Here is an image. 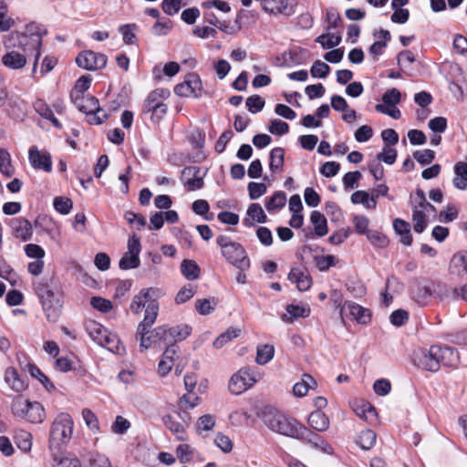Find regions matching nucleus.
<instances>
[{"mask_svg":"<svg viewBox=\"0 0 467 467\" xmlns=\"http://www.w3.org/2000/svg\"><path fill=\"white\" fill-rule=\"evenodd\" d=\"M165 295L159 287H148L141 289L135 295L130 308L132 313L139 314L145 308L143 320L139 324L136 337L140 340V351H146L150 348H158L161 343H168V327L160 326L151 328L159 313L158 299Z\"/></svg>","mask_w":467,"mask_h":467,"instance_id":"f257e3e1","label":"nucleus"},{"mask_svg":"<svg viewBox=\"0 0 467 467\" xmlns=\"http://www.w3.org/2000/svg\"><path fill=\"white\" fill-rule=\"evenodd\" d=\"M44 31L38 25L30 24L23 32L15 31L5 36V53L1 57L2 64L11 70H21L33 62L32 71L36 70L41 56Z\"/></svg>","mask_w":467,"mask_h":467,"instance_id":"f03ea898","label":"nucleus"},{"mask_svg":"<svg viewBox=\"0 0 467 467\" xmlns=\"http://www.w3.org/2000/svg\"><path fill=\"white\" fill-rule=\"evenodd\" d=\"M73 417L66 411L59 412L54 418L48 435V448L51 452L59 451L71 441L74 432Z\"/></svg>","mask_w":467,"mask_h":467,"instance_id":"7ed1b4c3","label":"nucleus"},{"mask_svg":"<svg viewBox=\"0 0 467 467\" xmlns=\"http://www.w3.org/2000/svg\"><path fill=\"white\" fill-rule=\"evenodd\" d=\"M265 422L271 431L291 438H299L306 431L296 420L277 411L268 412L265 416Z\"/></svg>","mask_w":467,"mask_h":467,"instance_id":"20e7f679","label":"nucleus"},{"mask_svg":"<svg viewBox=\"0 0 467 467\" xmlns=\"http://www.w3.org/2000/svg\"><path fill=\"white\" fill-rule=\"evenodd\" d=\"M216 243L221 249L222 255L225 260L240 270H246L250 266V260L247 257L244 247L232 241L229 237L220 235L216 238Z\"/></svg>","mask_w":467,"mask_h":467,"instance_id":"39448f33","label":"nucleus"},{"mask_svg":"<svg viewBox=\"0 0 467 467\" xmlns=\"http://www.w3.org/2000/svg\"><path fill=\"white\" fill-rule=\"evenodd\" d=\"M86 329L89 337L109 351L120 354L123 350L118 336L96 321H88Z\"/></svg>","mask_w":467,"mask_h":467,"instance_id":"423d86ee","label":"nucleus"},{"mask_svg":"<svg viewBox=\"0 0 467 467\" xmlns=\"http://www.w3.org/2000/svg\"><path fill=\"white\" fill-rule=\"evenodd\" d=\"M263 375L249 367H243L231 376L228 389L234 395H240L261 380Z\"/></svg>","mask_w":467,"mask_h":467,"instance_id":"0eeeda50","label":"nucleus"},{"mask_svg":"<svg viewBox=\"0 0 467 467\" xmlns=\"http://www.w3.org/2000/svg\"><path fill=\"white\" fill-rule=\"evenodd\" d=\"M12 412L32 423H41L45 419V410L37 401H30L22 397H16L11 405Z\"/></svg>","mask_w":467,"mask_h":467,"instance_id":"6e6552de","label":"nucleus"},{"mask_svg":"<svg viewBox=\"0 0 467 467\" xmlns=\"http://www.w3.org/2000/svg\"><path fill=\"white\" fill-rule=\"evenodd\" d=\"M73 101L78 109L88 115H91L88 122L91 124H101L106 119V114L99 109V100L93 96L73 95Z\"/></svg>","mask_w":467,"mask_h":467,"instance_id":"1a4fd4ad","label":"nucleus"},{"mask_svg":"<svg viewBox=\"0 0 467 467\" xmlns=\"http://www.w3.org/2000/svg\"><path fill=\"white\" fill-rule=\"evenodd\" d=\"M440 346L420 348L413 353V363L421 369L437 372L440 369Z\"/></svg>","mask_w":467,"mask_h":467,"instance_id":"9d476101","label":"nucleus"},{"mask_svg":"<svg viewBox=\"0 0 467 467\" xmlns=\"http://www.w3.org/2000/svg\"><path fill=\"white\" fill-rule=\"evenodd\" d=\"M415 202L412 214L413 228L415 232L421 233L426 228L427 213L430 210L434 211V207L426 201L421 190L416 192Z\"/></svg>","mask_w":467,"mask_h":467,"instance_id":"9b49d317","label":"nucleus"},{"mask_svg":"<svg viewBox=\"0 0 467 467\" xmlns=\"http://www.w3.org/2000/svg\"><path fill=\"white\" fill-rule=\"evenodd\" d=\"M140 252L141 244L139 237L136 235L130 237L127 244V251L119 262V268L122 270L138 268L140 265Z\"/></svg>","mask_w":467,"mask_h":467,"instance_id":"f8f14e48","label":"nucleus"},{"mask_svg":"<svg viewBox=\"0 0 467 467\" xmlns=\"http://www.w3.org/2000/svg\"><path fill=\"white\" fill-rule=\"evenodd\" d=\"M400 92L397 88H390L383 94L382 103L377 104L375 109L379 113L398 119L401 116L400 110L397 108V104L400 102Z\"/></svg>","mask_w":467,"mask_h":467,"instance_id":"ddd939ff","label":"nucleus"},{"mask_svg":"<svg viewBox=\"0 0 467 467\" xmlns=\"http://www.w3.org/2000/svg\"><path fill=\"white\" fill-rule=\"evenodd\" d=\"M107 57L91 50H84L76 57L77 65L86 70H99L107 65Z\"/></svg>","mask_w":467,"mask_h":467,"instance_id":"4468645a","label":"nucleus"},{"mask_svg":"<svg viewBox=\"0 0 467 467\" xmlns=\"http://www.w3.org/2000/svg\"><path fill=\"white\" fill-rule=\"evenodd\" d=\"M202 84L199 76L190 74L174 88V92L181 97L199 98L202 96Z\"/></svg>","mask_w":467,"mask_h":467,"instance_id":"2eb2a0df","label":"nucleus"},{"mask_svg":"<svg viewBox=\"0 0 467 467\" xmlns=\"http://www.w3.org/2000/svg\"><path fill=\"white\" fill-rule=\"evenodd\" d=\"M179 358V348L171 344L163 352L158 365V374L161 377L168 375L171 368L175 366L176 360Z\"/></svg>","mask_w":467,"mask_h":467,"instance_id":"dca6fc26","label":"nucleus"},{"mask_svg":"<svg viewBox=\"0 0 467 467\" xmlns=\"http://www.w3.org/2000/svg\"><path fill=\"white\" fill-rule=\"evenodd\" d=\"M28 159L36 169H41L47 172L52 170L50 154L47 151L39 150L36 147H31L28 151Z\"/></svg>","mask_w":467,"mask_h":467,"instance_id":"f3484780","label":"nucleus"},{"mask_svg":"<svg viewBox=\"0 0 467 467\" xmlns=\"http://www.w3.org/2000/svg\"><path fill=\"white\" fill-rule=\"evenodd\" d=\"M157 92L151 93L147 99L144 109L151 113V119L154 122H159L167 112V106L161 102L156 101Z\"/></svg>","mask_w":467,"mask_h":467,"instance_id":"a211bd4d","label":"nucleus"},{"mask_svg":"<svg viewBox=\"0 0 467 467\" xmlns=\"http://www.w3.org/2000/svg\"><path fill=\"white\" fill-rule=\"evenodd\" d=\"M288 279L295 283L300 291L308 290L312 285L307 270L301 267H293L288 274Z\"/></svg>","mask_w":467,"mask_h":467,"instance_id":"6ab92c4d","label":"nucleus"},{"mask_svg":"<svg viewBox=\"0 0 467 467\" xmlns=\"http://www.w3.org/2000/svg\"><path fill=\"white\" fill-rule=\"evenodd\" d=\"M12 233L16 238L26 242L30 240L33 235V227L28 220L17 218L13 221Z\"/></svg>","mask_w":467,"mask_h":467,"instance_id":"aec40b11","label":"nucleus"},{"mask_svg":"<svg viewBox=\"0 0 467 467\" xmlns=\"http://www.w3.org/2000/svg\"><path fill=\"white\" fill-rule=\"evenodd\" d=\"M5 382L15 392H22L26 389V381L19 375L18 371L8 367L5 371Z\"/></svg>","mask_w":467,"mask_h":467,"instance_id":"412c9836","label":"nucleus"},{"mask_svg":"<svg viewBox=\"0 0 467 467\" xmlns=\"http://www.w3.org/2000/svg\"><path fill=\"white\" fill-rule=\"evenodd\" d=\"M163 423L178 440L186 441L188 439L187 427L178 420V417H174L171 414L166 415L163 417Z\"/></svg>","mask_w":467,"mask_h":467,"instance_id":"4be33fe9","label":"nucleus"},{"mask_svg":"<svg viewBox=\"0 0 467 467\" xmlns=\"http://www.w3.org/2000/svg\"><path fill=\"white\" fill-rule=\"evenodd\" d=\"M266 221V214L259 203H252L248 206L244 223L254 226L256 223H263Z\"/></svg>","mask_w":467,"mask_h":467,"instance_id":"5701e85b","label":"nucleus"},{"mask_svg":"<svg viewBox=\"0 0 467 467\" xmlns=\"http://www.w3.org/2000/svg\"><path fill=\"white\" fill-rule=\"evenodd\" d=\"M308 425L317 431L324 432L328 430L330 421L322 410L311 412L307 419Z\"/></svg>","mask_w":467,"mask_h":467,"instance_id":"b1692460","label":"nucleus"},{"mask_svg":"<svg viewBox=\"0 0 467 467\" xmlns=\"http://www.w3.org/2000/svg\"><path fill=\"white\" fill-rule=\"evenodd\" d=\"M310 314V309L304 306L288 305L285 307V312L282 315L281 318L285 323H293L299 317H306Z\"/></svg>","mask_w":467,"mask_h":467,"instance_id":"393cba45","label":"nucleus"},{"mask_svg":"<svg viewBox=\"0 0 467 467\" xmlns=\"http://www.w3.org/2000/svg\"><path fill=\"white\" fill-rule=\"evenodd\" d=\"M317 382L309 374H304L300 381L296 382L293 387V393L296 397H305L310 389H315Z\"/></svg>","mask_w":467,"mask_h":467,"instance_id":"a878e982","label":"nucleus"},{"mask_svg":"<svg viewBox=\"0 0 467 467\" xmlns=\"http://www.w3.org/2000/svg\"><path fill=\"white\" fill-rule=\"evenodd\" d=\"M347 306L349 310L351 317L359 324H368L370 321V312L368 309L361 306L360 305L348 302Z\"/></svg>","mask_w":467,"mask_h":467,"instance_id":"bb28decb","label":"nucleus"},{"mask_svg":"<svg viewBox=\"0 0 467 467\" xmlns=\"http://www.w3.org/2000/svg\"><path fill=\"white\" fill-rule=\"evenodd\" d=\"M439 361L440 365L443 364L446 367H456L459 364L460 357L454 348L440 347Z\"/></svg>","mask_w":467,"mask_h":467,"instance_id":"cd10ccee","label":"nucleus"},{"mask_svg":"<svg viewBox=\"0 0 467 467\" xmlns=\"http://www.w3.org/2000/svg\"><path fill=\"white\" fill-rule=\"evenodd\" d=\"M454 173L453 185L459 190L467 189V163L457 162L454 166Z\"/></svg>","mask_w":467,"mask_h":467,"instance_id":"c85d7f7f","label":"nucleus"},{"mask_svg":"<svg viewBox=\"0 0 467 467\" xmlns=\"http://www.w3.org/2000/svg\"><path fill=\"white\" fill-rule=\"evenodd\" d=\"M351 202L354 204H362L366 209L373 210L377 206L374 195H369L365 191H357L351 195Z\"/></svg>","mask_w":467,"mask_h":467,"instance_id":"c756f323","label":"nucleus"},{"mask_svg":"<svg viewBox=\"0 0 467 467\" xmlns=\"http://www.w3.org/2000/svg\"><path fill=\"white\" fill-rule=\"evenodd\" d=\"M393 227L396 233L400 236V242L404 245H410L412 243V236L410 234V225L409 223L396 219L393 223Z\"/></svg>","mask_w":467,"mask_h":467,"instance_id":"7c9ffc66","label":"nucleus"},{"mask_svg":"<svg viewBox=\"0 0 467 467\" xmlns=\"http://www.w3.org/2000/svg\"><path fill=\"white\" fill-rule=\"evenodd\" d=\"M57 452H52L53 467H82L77 457L70 454L58 456Z\"/></svg>","mask_w":467,"mask_h":467,"instance_id":"2f4dec72","label":"nucleus"},{"mask_svg":"<svg viewBox=\"0 0 467 467\" xmlns=\"http://www.w3.org/2000/svg\"><path fill=\"white\" fill-rule=\"evenodd\" d=\"M310 221L314 225V230L317 235L324 236L327 234V222L326 217L318 211H313L310 216Z\"/></svg>","mask_w":467,"mask_h":467,"instance_id":"473e14b6","label":"nucleus"},{"mask_svg":"<svg viewBox=\"0 0 467 467\" xmlns=\"http://www.w3.org/2000/svg\"><path fill=\"white\" fill-rule=\"evenodd\" d=\"M216 424V417L213 414H204L198 418L195 423L196 432L202 434L213 430Z\"/></svg>","mask_w":467,"mask_h":467,"instance_id":"72a5a7b5","label":"nucleus"},{"mask_svg":"<svg viewBox=\"0 0 467 467\" xmlns=\"http://www.w3.org/2000/svg\"><path fill=\"white\" fill-rule=\"evenodd\" d=\"M81 417L88 429L93 433L98 434L100 431L99 422L97 415L88 408L81 410Z\"/></svg>","mask_w":467,"mask_h":467,"instance_id":"f704fd0d","label":"nucleus"},{"mask_svg":"<svg viewBox=\"0 0 467 467\" xmlns=\"http://www.w3.org/2000/svg\"><path fill=\"white\" fill-rule=\"evenodd\" d=\"M275 355V348L272 345L265 344L257 347L255 362L258 365H265L271 361Z\"/></svg>","mask_w":467,"mask_h":467,"instance_id":"c9c22d12","label":"nucleus"},{"mask_svg":"<svg viewBox=\"0 0 467 467\" xmlns=\"http://www.w3.org/2000/svg\"><path fill=\"white\" fill-rule=\"evenodd\" d=\"M182 275L188 280H196L200 276L201 270L193 260H183L181 264Z\"/></svg>","mask_w":467,"mask_h":467,"instance_id":"e433bc0d","label":"nucleus"},{"mask_svg":"<svg viewBox=\"0 0 467 467\" xmlns=\"http://www.w3.org/2000/svg\"><path fill=\"white\" fill-rule=\"evenodd\" d=\"M250 414L244 409H236L230 412L228 420L231 425L234 427H243L247 424Z\"/></svg>","mask_w":467,"mask_h":467,"instance_id":"4c0bfd02","label":"nucleus"},{"mask_svg":"<svg viewBox=\"0 0 467 467\" xmlns=\"http://www.w3.org/2000/svg\"><path fill=\"white\" fill-rule=\"evenodd\" d=\"M401 287V284L395 277H389L386 283V290L382 293V300L386 306H389L393 299V293Z\"/></svg>","mask_w":467,"mask_h":467,"instance_id":"58836bf2","label":"nucleus"},{"mask_svg":"<svg viewBox=\"0 0 467 467\" xmlns=\"http://www.w3.org/2000/svg\"><path fill=\"white\" fill-rule=\"evenodd\" d=\"M0 172L6 177H11L15 172L10 153L2 148H0Z\"/></svg>","mask_w":467,"mask_h":467,"instance_id":"ea45409f","label":"nucleus"},{"mask_svg":"<svg viewBox=\"0 0 467 467\" xmlns=\"http://www.w3.org/2000/svg\"><path fill=\"white\" fill-rule=\"evenodd\" d=\"M354 411L360 419H363L364 420H369L376 417V410L368 402L361 401L359 403H357L354 407Z\"/></svg>","mask_w":467,"mask_h":467,"instance_id":"a19ab883","label":"nucleus"},{"mask_svg":"<svg viewBox=\"0 0 467 467\" xmlns=\"http://www.w3.org/2000/svg\"><path fill=\"white\" fill-rule=\"evenodd\" d=\"M28 372L33 378L37 379L47 390L53 391L55 389L54 384L36 366L29 364Z\"/></svg>","mask_w":467,"mask_h":467,"instance_id":"79ce46f5","label":"nucleus"},{"mask_svg":"<svg viewBox=\"0 0 467 467\" xmlns=\"http://www.w3.org/2000/svg\"><path fill=\"white\" fill-rule=\"evenodd\" d=\"M286 196L282 192H276L274 193L265 202V207L268 212H275L285 205Z\"/></svg>","mask_w":467,"mask_h":467,"instance_id":"37998d69","label":"nucleus"},{"mask_svg":"<svg viewBox=\"0 0 467 467\" xmlns=\"http://www.w3.org/2000/svg\"><path fill=\"white\" fill-rule=\"evenodd\" d=\"M284 150L275 148L270 152V170L273 172L280 171L284 165Z\"/></svg>","mask_w":467,"mask_h":467,"instance_id":"c03bdc74","label":"nucleus"},{"mask_svg":"<svg viewBox=\"0 0 467 467\" xmlns=\"http://www.w3.org/2000/svg\"><path fill=\"white\" fill-rule=\"evenodd\" d=\"M376 433L371 430H365L360 432L357 440V443L363 450L371 449L376 442Z\"/></svg>","mask_w":467,"mask_h":467,"instance_id":"a18cd8bd","label":"nucleus"},{"mask_svg":"<svg viewBox=\"0 0 467 467\" xmlns=\"http://www.w3.org/2000/svg\"><path fill=\"white\" fill-rule=\"evenodd\" d=\"M240 329L230 327L221 334L213 342V346L217 348H223L224 345L236 338L240 335Z\"/></svg>","mask_w":467,"mask_h":467,"instance_id":"49530a36","label":"nucleus"},{"mask_svg":"<svg viewBox=\"0 0 467 467\" xmlns=\"http://www.w3.org/2000/svg\"><path fill=\"white\" fill-rule=\"evenodd\" d=\"M340 36L335 34H323L317 38V42L319 43L323 48H333L340 44Z\"/></svg>","mask_w":467,"mask_h":467,"instance_id":"de8ad7c7","label":"nucleus"},{"mask_svg":"<svg viewBox=\"0 0 467 467\" xmlns=\"http://www.w3.org/2000/svg\"><path fill=\"white\" fill-rule=\"evenodd\" d=\"M190 334L191 328L188 326L168 328V343L171 340H182Z\"/></svg>","mask_w":467,"mask_h":467,"instance_id":"09e8293b","label":"nucleus"},{"mask_svg":"<svg viewBox=\"0 0 467 467\" xmlns=\"http://www.w3.org/2000/svg\"><path fill=\"white\" fill-rule=\"evenodd\" d=\"M367 238L374 246L379 248H384L389 244L387 236L378 231H368L367 233Z\"/></svg>","mask_w":467,"mask_h":467,"instance_id":"8fccbe9b","label":"nucleus"},{"mask_svg":"<svg viewBox=\"0 0 467 467\" xmlns=\"http://www.w3.org/2000/svg\"><path fill=\"white\" fill-rule=\"evenodd\" d=\"M245 104L248 110L251 113L254 114L261 111L264 109L265 101L259 95H253L247 98Z\"/></svg>","mask_w":467,"mask_h":467,"instance_id":"3c124183","label":"nucleus"},{"mask_svg":"<svg viewBox=\"0 0 467 467\" xmlns=\"http://www.w3.org/2000/svg\"><path fill=\"white\" fill-rule=\"evenodd\" d=\"M329 71V66L321 60L315 61L310 68V73L313 78H324L328 75Z\"/></svg>","mask_w":467,"mask_h":467,"instance_id":"603ef678","label":"nucleus"},{"mask_svg":"<svg viewBox=\"0 0 467 467\" xmlns=\"http://www.w3.org/2000/svg\"><path fill=\"white\" fill-rule=\"evenodd\" d=\"M213 442L224 453L231 452L234 447L232 440L223 433H217Z\"/></svg>","mask_w":467,"mask_h":467,"instance_id":"864d4df0","label":"nucleus"},{"mask_svg":"<svg viewBox=\"0 0 467 467\" xmlns=\"http://www.w3.org/2000/svg\"><path fill=\"white\" fill-rule=\"evenodd\" d=\"M195 295V288L192 285H187L182 286L175 297V302L177 304H183L189 301Z\"/></svg>","mask_w":467,"mask_h":467,"instance_id":"5fc2aeb1","label":"nucleus"},{"mask_svg":"<svg viewBox=\"0 0 467 467\" xmlns=\"http://www.w3.org/2000/svg\"><path fill=\"white\" fill-rule=\"evenodd\" d=\"M176 455L181 462H189L193 458V450L189 444H180L176 448Z\"/></svg>","mask_w":467,"mask_h":467,"instance_id":"6e6d98bb","label":"nucleus"},{"mask_svg":"<svg viewBox=\"0 0 467 467\" xmlns=\"http://www.w3.org/2000/svg\"><path fill=\"white\" fill-rule=\"evenodd\" d=\"M195 309L200 315L206 316L214 310V306L212 300L202 298L195 301Z\"/></svg>","mask_w":467,"mask_h":467,"instance_id":"4d7b16f0","label":"nucleus"},{"mask_svg":"<svg viewBox=\"0 0 467 467\" xmlns=\"http://www.w3.org/2000/svg\"><path fill=\"white\" fill-rule=\"evenodd\" d=\"M16 443L20 450L25 452H27L31 450L32 447V435L26 431H21L16 436Z\"/></svg>","mask_w":467,"mask_h":467,"instance_id":"13d9d810","label":"nucleus"},{"mask_svg":"<svg viewBox=\"0 0 467 467\" xmlns=\"http://www.w3.org/2000/svg\"><path fill=\"white\" fill-rule=\"evenodd\" d=\"M397 158V150L393 148L386 146L383 150L377 155V159L387 164H393Z\"/></svg>","mask_w":467,"mask_h":467,"instance_id":"bf43d9fd","label":"nucleus"},{"mask_svg":"<svg viewBox=\"0 0 467 467\" xmlns=\"http://www.w3.org/2000/svg\"><path fill=\"white\" fill-rule=\"evenodd\" d=\"M172 24L170 19L159 20L152 26V33L155 36H166L171 29Z\"/></svg>","mask_w":467,"mask_h":467,"instance_id":"052dcab7","label":"nucleus"},{"mask_svg":"<svg viewBox=\"0 0 467 467\" xmlns=\"http://www.w3.org/2000/svg\"><path fill=\"white\" fill-rule=\"evenodd\" d=\"M72 201L68 198L57 197L54 200L55 209L62 214L69 213V212L72 209Z\"/></svg>","mask_w":467,"mask_h":467,"instance_id":"680f3d73","label":"nucleus"},{"mask_svg":"<svg viewBox=\"0 0 467 467\" xmlns=\"http://www.w3.org/2000/svg\"><path fill=\"white\" fill-rule=\"evenodd\" d=\"M130 427V422L124 417L119 415L111 426V431L116 434L125 433Z\"/></svg>","mask_w":467,"mask_h":467,"instance_id":"e2e57ef3","label":"nucleus"},{"mask_svg":"<svg viewBox=\"0 0 467 467\" xmlns=\"http://www.w3.org/2000/svg\"><path fill=\"white\" fill-rule=\"evenodd\" d=\"M315 260L320 271H327L330 266L336 265V257L331 254L316 256Z\"/></svg>","mask_w":467,"mask_h":467,"instance_id":"0e129e2a","label":"nucleus"},{"mask_svg":"<svg viewBox=\"0 0 467 467\" xmlns=\"http://www.w3.org/2000/svg\"><path fill=\"white\" fill-rule=\"evenodd\" d=\"M249 197L256 200L266 192V186L262 182H250L248 184Z\"/></svg>","mask_w":467,"mask_h":467,"instance_id":"69168bd1","label":"nucleus"},{"mask_svg":"<svg viewBox=\"0 0 467 467\" xmlns=\"http://www.w3.org/2000/svg\"><path fill=\"white\" fill-rule=\"evenodd\" d=\"M25 253L27 257L35 258V259H43L46 252L45 250L35 244H28L25 246Z\"/></svg>","mask_w":467,"mask_h":467,"instance_id":"338daca9","label":"nucleus"},{"mask_svg":"<svg viewBox=\"0 0 467 467\" xmlns=\"http://www.w3.org/2000/svg\"><path fill=\"white\" fill-rule=\"evenodd\" d=\"M91 306L100 311V312H109L112 309V304L109 300L99 297V296H94L90 300Z\"/></svg>","mask_w":467,"mask_h":467,"instance_id":"774afa93","label":"nucleus"}]
</instances>
